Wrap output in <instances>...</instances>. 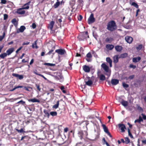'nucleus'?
Instances as JSON below:
<instances>
[{
    "label": "nucleus",
    "mask_w": 146,
    "mask_h": 146,
    "mask_svg": "<svg viewBox=\"0 0 146 146\" xmlns=\"http://www.w3.org/2000/svg\"><path fill=\"white\" fill-rule=\"evenodd\" d=\"M35 86L36 87L37 90L39 91H40L41 88H40V85L39 84H35Z\"/></svg>",
    "instance_id": "obj_42"
},
{
    "label": "nucleus",
    "mask_w": 146,
    "mask_h": 146,
    "mask_svg": "<svg viewBox=\"0 0 146 146\" xmlns=\"http://www.w3.org/2000/svg\"><path fill=\"white\" fill-rule=\"evenodd\" d=\"M8 17V15L7 14H5L4 15V20H6Z\"/></svg>",
    "instance_id": "obj_48"
},
{
    "label": "nucleus",
    "mask_w": 146,
    "mask_h": 146,
    "mask_svg": "<svg viewBox=\"0 0 146 146\" xmlns=\"http://www.w3.org/2000/svg\"><path fill=\"white\" fill-rule=\"evenodd\" d=\"M127 54L126 53L122 54H120L119 58H125L127 56Z\"/></svg>",
    "instance_id": "obj_30"
},
{
    "label": "nucleus",
    "mask_w": 146,
    "mask_h": 146,
    "mask_svg": "<svg viewBox=\"0 0 146 146\" xmlns=\"http://www.w3.org/2000/svg\"><path fill=\"white\" fill-rule=\"evenodd\" d=\"M100 79L101 80H104L106 79L105 76L103 74H101L99 76Z\"/></svg>",
    "instance_id": "obj_32"
},
{
    "label": "nucleus",
    "mask_w": 146,
    "mask_h": 146,
    "mask_svg": "<svg viewBox=\"0 0 146 146\" xmlns=\"http://www.w3.org/2000/svg\"><path fill=\"white\" fill-rule=\"evenodd\" d=\"M115 49L117 52H120L122 49V47L121 46L117 45L115 46Z\"/></svg>",
    "instance_id": "obj_20"
},
{
    "label": "nucleus",
    "mask_w": 146,
    "mask_h": 146,
    "mask_svg": "<svg viewBox=\"0 0 146 146\" xmlns=\"http://www.w3.org/2000/svg\"><path fill=\"white\" fill-rule=\"evenodd\" d=\"M12 23L14 24L17 23L16 19L15 18L13 19L11 21Z\"/></svg>",
    "instance_id": "obj_49"
},
{
    "label": "nucleus",
    "mask_w": 146,
    "mask_h": 146,
    "mask_svg": "<svg viewBox=\"0 0 146 146\" xmlns=\"http://www.w3.org/2000/svg\"><path fill=\"white\" fill-rule=\"evenodd\" d=\"M5 33L4 32L3 33V35L0 36V41H1L4 38L5 36Z\"/></svg>",
    "instance_id": "obj_36"
},
{
    "label": "nucleus",
    "mask_w": 146,
    "mask_h": 146,
    "mask_svg": "<svg viewBox=\"0 0 146 146\" xmlns=\"http://www.w3.org/2000/svg\"><path fill=\"white\" fill-rule=\"evenodd\" d=\"M106 48L110 50H112L114 47V46L112 44H108L106 46Z\"/></svg>",
    "instance_id": "obj_17"
},
{
    "label": "nucleus",
    "mask_w": 146,
    "mask_h": 146,
    "mask_svg": "<svg viewBox=\"0 0 146 146\" xmlns=\"http://www.w3.org/2000/svg\"><path fill=\"white\" fill-rule=\"evenodd\" d=\"M4 46L3 45L1 46H0V53L1 52Z\"/></svg>",
    "instance_id": "obj_61"
},
{
    "label": "nucleus",
    "mask_w": 146,
    "mask_h": 146,
    "mask_svg": "<svg viewBox=\"0 0 146 146\" xmlns=\"http://www.w3.org/2000/svg\"><path fill=\"white\" fill-rule=\"evenodd\" d=\"M61 90L64 93H66V91L65 90H64V86H61L60 88Z\"/></svg>",
    "instance_id": "obj_43"
},
{
    "label": "nucleus",
    "mask_w": 146,
    "mask_h": 146,
    "mask_svg": "<svg viewBox=\"0 0 146 146\" xmlns=\"http://www.w3.org/2000/svg\"><path fill=\"white\" fill-rule=\"evenodd\" d=\"M55 52L58 53V54L61 55L64 54L66 53L65 50L64 49H58L55 50Z\"/></svg>",
    "instance_id": "obj_5"
},
{
    "label": "nucleus",
    "mask_w": 146,
    "mask_h": 146,
    "mask_svg": "<svg viewBox=\"0 0 146 146\" xmlns=\"http://www.w3.org/2000/svg\"><path fill=\"white\" fill-rule=\"evenodd\" d=\"M125 142L126 144L129 143L130 141V139L128 137H126L125 138Z\"/></svg>",
    "instance_id": "obj_39"
},
{
    "label": "nucleus",
    "mask_w": 146,
    "mask_h": 146,
    "mask_svg": "<svg viewBox=\"0 0 146 146\" xmlns=\"http://www.w3.org/2000/svg\"><path fill=\"white\" fill-rule=\"evenodd\" d=\"M119 82V80L116 79H112L111 80V83L113 85H116L118 84Z\"/></svg>",
    "instance_id": "obj_14"
},
{
    "label": "nucleus",
    "mask_w": 146,
    "mask_h": 146,
    "mask_svg": "<svg viewBox=\"0 0 146 146\" xmlns=\"http://www.w3.org/2000/svg\"><path fill=\"white\" fill-rule=\"evenodd\" d=\"M16 130L18 132L20 133H22L25 132V131L23 130V129L21 128L20 130L17 129Z\"/></svg>",
    "instance_id": "obj_40"
},
{
    "label": "nucleus",
    "mask_w": 146,
    "mask_h": 146,
    "mask_svg": "<svg viewBox=\"0 0 146 146\" xmlns=\"http://www.w3.org/2000/svg\"><path fill=\"white\" fill-rule=\"evenodd\" d=\"M33 72L36 75H38L39 76V75L40 74H38V73L37 70H34L33 71Z\"/></svg>",
    "instance_id": "obj_46"
},
{
    "label": "nucleus",
    "mask_w": 146,
    "mask_h": 146,
    "mask_svg": "<svg viewBox=\"0 0 146 146\" xmlns=\"http://www.w3.org/2000/svg\"><path fill=\"white\" fill-rule=\"evenodd\" d=\"M83 70L86 72H90V67L86 65H84L83 66Z\"/></svg>",
    "instance_id": "obj_11"
},
{
    "label": "nucleus",
    "mask_w": 146,
    "mask_h": 146,
    "mask_svg": "<svg viewBox=\"0 0 146 146\" xmlns=\"http://www.w3.org/2000/svg\"><path fill=\"white\" fill-rule=\"evenodd\" d=\"M141 115L142 116L144 120L146 119V115L143 113H142Z\"/></svg>",
    "instance_id": "obj_55"
},
{
    "label": "nucleus",
    "mask_w": 146,
    "mask_h": 146,
    "mask_svg": "<svg viewBox=\"0 0 146 146\" xmlns=\"http://www.w3.org/2000/svg\"><path fill=\"white\" fill-rule=\"evenodd\" d=\"M117 29V26L114 21H110L108 23L107 29L110 31H113Z\"/></svg>",
    "instance_id": "obj_1"
},
{
    "label": "nucleus",
    "mask_w": 146,
    "mask_h": 146,
    "mask_svg": "<svg viewBox=\"0 0 146 146\" xmlns=\"http://www.w3.org/2000/svg\"><path fill=\"white\" fill-rule=\"evenodd\" d=\"M12 76L17 78L20 80L23 79L24 78L23 76V75H19L15 73H13Z\"/></svg>",
    "instance_id": "obj_8"
},
{
    "label": "nucleus",
    "mask_w": 146,
    "mask_h": 146,
    "mask_svg": "<svg viewBox=\"0 0 146 146\" xmlns=\"http://www.w3.org/2000/svg\"><path fill=\"white\" fill-rule=\"evenodd\" d=\"M23 47L21 46L16 51V53H17L20 50H21V49Z\"/></svg>",
    "instance_id": "obj_59"
},
{
    "label": "nucleus",
    "mask_w": 146,
    "mask_h": 146,
    "mask_svg": "<svg viewBox=\"0 0 146 146\" xmlns=\"http://www.w3.org/2000/svg\"><path fill=\"white\" fill-rule=\"evenodd\" d=\"M26 28L25 26H21L20 27V28L17 30V33H18L20 32L22 33L26 29Z\"/></svg>",
    "instance_id": "obj_10"
},
{
    "label": "nucleus",
    "mask_w": 146,
    "mask_h": 146,
    "mask_svg": "<svg viewBox=\"0 0 146 146\" xmlns=\"http://www.w3.org/2000/svg\"><path fill=\"white\" fill-rule=\"evenodd\" d=\"M122 85L123 87L125 88H127L129 87V85L124 82L122 83Z\"/></svg>",
    "instance_id": "obj_44"
},
{
    "label": "nucleus",
    "mask_w": 146,
    "mask_h": 146,
    "mask_svg": "<svg viewBox=\"0 0 146 146\" xmlns=\"http://www.w3.org/2000/svg\"><path fill=\"white\" fill-rule=\"evenodd\" d=\"M119 102L124 106L126 107L128 105V102L125 101H124L123 99L119 98Z\"/></svg>",
    "instance_id": "obj_4"
},
{
    "label": "nucleus",
    "mask_w": 146,
    "mask_h": 146,
    "mask_svg": "<svg viewBox=\"0 0 146 146\" xmlns=\"http://www.w3.org/2000/svg\"><path fill=\"white\" fill-rule=\"evenodd\" d=\"M44 112L46 115L48 117H49L50 116V114H49L45 110H44Z\"/></svg>",
    "instance_id": "obj_51"
},
{
    "label": "nucleus",
    "mask_w": 146,
    "mask_h": 146,
    "mask_svg": "<svg viewBox=\"0 0 146 146\" xmlns=\"http://www.w3.org/2000/svg\"><path fill=\"white\" fill-rule=\"evenodd\" d=\"M102 142L103 143V144H105V143H106V142H107L106 141V140H105V138H103L102 139Z\"/></svg>",
    "instance_id": "obj_56"
},
{
    "label": "nucleus",
    "mask_w": 146,
    "mask_h": 146,
    "mask_svg": "<svg viewBox=\"0 0 146 146\" xmlns=\"http://www.w3.org/2000/svg\"><path fill=\"white\" fill-rule=\"evenodd\" d=\"M101 67L103 69L104 71L107 73L109 72V68L108 66L106 65L105 63H102L101 65Z\"/></svg>",
    "instance_id": "obj_3"
},
{
    "label": "nucleus",
    "mask_w": 146,
    "mask_h": 146,
    "mask_svg": "<svg viewBox=\"0 0 146 146\" xmlns=\"http://www.w3.org/2000/svg\"><path fill=\"white\" fill-rule=\"evenodd\" d=\"M23 9L22 8L19 9L17 10V13L20 15L24 14L25 13V11L24 10H23Z\"/></svg>",
    "instance_id": "obj_12"
},
{
    "label": "nucleus",
    "mask_w": 146,
    "mask_h": 146,
    "mask_svg": "<svg viewBox=\"0 0 146 146\" xmlns=\"http://www.w3.org/2000/svg\"><path fill=\"white\" fill-rule=\"evenodd\" d=\"M59 104V101L58 100L56 102V104L52 106V108L54 109H56L58 107Z\"/></svg>",
    "instance_id": "obj_25"
},
{
    "label": "nucleus",
    "mask_w": 146,
    "mask_h": 146,
    "mask_svg": "<svg viewBox=\"0 0 146 146\" xmlns=\"http://www.w3.org/2000/svg\"><path fill=\"white\" fill-rule=\"evenodd\" d=\"M84 132L85 133V134L82 131H81L79 133V134L80 135L81 138H82L83 137H86L88 135V133L87 131H84Z\"/></svg>",
    "instance_id": "obj_9"
},
{
    "label": "nucleus",
    "mask_w": 146,
    "mask_h": 146,
    "mask_svg": "<svg viewBox=\"0 0 146 146\" xmlns=\"http://www.w3.org/2000/svg\"><path fill=\"white\" fill-rule=\"evenodd\" d=\"M6 2L7 1L6 0H1V3L2 4H5Z\"/></svg>",
    "instance_id": "obj_54"
},
{
    "label": "nucleus",
    "mask_w": 146,
    "mask_h": 146,
    "mask_svg": "<svg viewBox=\"0 0 146 146\" xmlns=\"http://www.w3.org/2000/svg\"><path fill=\"white\" fill-rule=\"evenodd\" d=\"M34 62V59L33 58L31 60V61H30V65H31L33 62Z\"/></svg>",
    "instance_id": "obj_64"
},
{
    "label": "nucleus",
    "mask_w": 146,
    "mask_h": 146,
    "mask_svg": "<svg viewBox=\"0 0 146 146\" xmlns=\"http://www.w3.org/2000/svg\"><path fill=\"white\" fill-rule=\"evenodd\" d=\"M142 143L146 145V139L145 140H143L142 141Z\"/></svg>",
    "instance_id": "obj_62"
},
{
    "label": "nucleus",
    "mask_w": 146,
    "mask_h": 146,
    "mask_svg": "<svg viewBox=\"0 0 146 146\" xmlns=\"http://www.w3.org/2000/svg\"><path fill=\"white\" fill-rule=\"evenodd\" d=\"M54 24V22L53 21H51L49 25L48 28L50 30H52L53 28Z\"/></svg>",
    "instance_id": "obj_22"
},
{
    "label": "nucleus",
    "mask_w": 146,
    "mask_h": 146,
    "mask_svg": "<svg viewBox=\"0 0 146 146\" xmlns=\"http://www.w3.org/2000/svg\"><path fill=\"white\" fill-rule=\"evenodd\" d=\"M120 58L118 57V55H115L113 57V62L114 64L117 63L119 61V59Z\"/></svg>",
    "instance_id": "obj_15"
},
{
    "label": "nucleus",
    "mask_w": 146,
    "mask_h": 146,
    "mask_svg": "<svg viewBox=\"0 0 146 146\" xmlns=\"http://www.w3.org/2000/svg\"><path fill=\"white\" fill-rule=\"evenodd\" d=\"M30 43L29 42H24L22 44V45H28Z\"/></svg>",
    "instance_id": "obj_58"
},
{
    "label": "nucleus",
    "mask_w": 146,
    "mask_h": 146,
    "mask_svg": "<svg viewBox=\"0 0 146 146\" xmlns=\"http://www.w3.org/2000/svg\"><path fill=\"white\" fill-rule=\"evenodd\" d=\"M141 59V57L138 56L137 57L133 58L132 61L133 62L136 63L139 62Z\"/></svg>",
    "instance_id": "obj_19"
},
{
    "label": "nucleus",
    "mask_w": 146,
    "mask_h": 146,
    "mask_svg": "<svg viewBox=\"0 0 146 146\" xmlns=\"http://www.w3.org/2000/svg\"><path fill=\"white\" fill-rule=\"evenodd\" d=\"M21 103L23 105L25 103V102L23 101L22 100H21L17 102V103Z\"/></svg>",
    "instance_id": "obj_57"
},
{
    "label": "nucleus",
    "mask_w": 146,
    "mask_h": 146,
    "mask_svg": "<svg viewBox=\"0 0 146 146\" xmlns=\"http://www.w3.org/2000/svg\"><path fill=\"white\" fill-rule=\"evenodd\" d=\"M14 51V48H11L8 49L6 51V53L7 55H9L11 54Z\"/></svg>",
    "instance_id": "obj_13"
},
{
    "label": "nucleus",
    "mask_w": 146,
    "mask_h": 146,
    "mask_svg": "<svg viewBox=\"0 0 146 146\" xmlns=\"http://www.w3.org/2000/svg\"><path fill=\"white\" fill-rule=\"evenodd\" d=\"M83 18V17L81 15H79V16L78 17V20L79 21H81L82 20V19Z\"/></svg>",
    "instance_id": "obj_50"
},
{
    "label": "nucleus",
    "mask_w": 146,
    "mask_h": 146,
    "mask_svg": "<svg viewBox=\"0 0 146 146\" xmlns=\"http://www.w3.org/2000/svg\"><path fill=\"white\" fill-rule=\"evenodd\" d=\"M95 19L94 17V15L92 13L88 19V23L89 24H92L95 21Z\"/></svg>",
    "instance_id": "obj_2"
},
{
    "label": "nucleus",
    "mask_w": 146,
    "mask_h": 146,
    "mask_svg": "<svg viewBox=\"0 0 146 146\" xmlns=\"http://www.w3.org/2000/svg\"><path fill=\"white\" fill-rule=\"evenodd\" d=\"M143 45L141 44L138 45L137 47H136V49L137 50H141L142 48Z\"/></svg>",
    "instance_id": "obj_38"
},
{
    "label": "nucleus",
    "mask_w": 146,
    "mask_h": 146,
    "mask_svg": "<svg viewBox=\"0 0 146 146\" xmlns=\"http://www.w3.org/2000/svg\"><path fill=\"white\" fill-rule=\"evenodd\" d=\"M113 40V38L111 37H108L106 38L105 40V41L106 42H108L109 43H111V42Z\"/></svg>",
    "instance_id": "obj_23"
},
{
    "label": "nucleus",
    "mask_w": 146,
    "mask_h": 146,
    "mask_svg": "<svg viewBox=\"0 0 146 146\" xmlns=\"http://www.w3.org/2000/svg\"><path fill=\"white\" fill-rule=\"evenodd\" d=\"M126 41L128 43L130 44L131 43L133 40V38L130 36H127L125 37Z\"/></svg>",
    "instance_id": "obj_7"
},
{
    "label": "nucleus",
    "mask_w": 146,
    "mask_h": 146,
    "mask_svg": "<svg viewBox=\"0 0 146 146\" xmlns=\"http://www.w3.org/2000/svg\"><path fill=\"white\" fill-rule=\"evenodd\" d=\"M107 62L109 64L110 66V67L112 66V60L110 57H107L106 58Z\"/></svg>",
    "instance_id": "obj_21"
},
{
    "label": "nucleus",
    "mask_w": 146,
    "mask_h": 146,
    "mask_svg": "<svg viewBox=\"0 0 146 146\" xmlns=\"http://www.w3.org/2000/svg\"><path fill=\"white\" fill-rule=\"evenodd\" d=\"M32 27L33 29H35L36 27V24L34 23H33L32 24Z\"/></svg>",
    "instance_id": "obj_53"
},
{
    "label": "nucleus",
    "mask_w": 146,
    "mask_h": 146,
    "mask_svg": "<svg viewBox=\"0 0 146 146\" xmlns=\"http://www.w3.org/2000/svg\"><path fill=\"white\" fill-rule=\"evenodd\" d=\"M50 115L52 116H56L57 115V112L56 111H51L50 112Z\"/></svg>",
    "instance_id": "obj_34"
},
{
    "label": "nucleus",
    "mask_w": 146,
    "mask_h": 146,
    "mask_svg": "<svg viewBox=\"0 0 146 146\" xmlns=\"http://www.w3.org/2000/svg\"><path fill=\"white\" fill-rule=\"evenodd\" d=\"M86 56L87 58H91L92 55L90 52L88 53L86 55Z\"/></svg>",
    "instance_id": "obj_45"
},
{
    "label": "nucleus",
    "mask_w": 146,
    "mask_h": 146,
    "mask_svg": "<svg viewBox=\"0 0 146 146\" xmlns=\"http://www.w3.org/2000/svg\"><path fill=\"white\" fill-rule=\"evenodd\" d=\"M130 4L131 5L137 8H138L139 6L138 4L135 2H133L131 3V1L129 2Z\"/></svg>",
    "instance_id": "obj_26"
},
{
    "label": "nucleus",
    "mask_w": 146,
    "mask_h": 146,
    "mask_svg": "<svg viewBox=\"0 0 146 146\" xmlns=\"http://www.w3.org/2000/svg\"><path fill=\"white\" fill-rule=\"evenodd\" d=\"M7 56V53L5 52H4L0 54V58L1 59H4Z\"/></svg>",
    "instance_id": "obj_27"
},
{
    "label": "nucleus",
    "mask_w": 146,
    "mask_h": 146,
    "mask_svg": "<svg viewBox=\"0 0 146 146\" xmlns=\"http://www.w3.org/2000/svg\"><path fill=\"white\" fill-rule=\"evenodd\" d=\"M128 132L129 135L130 136V137L131 138H133V136L132 135L131 133L130 132V130L129 129H128Z\"/></svg>",
    "instance_id": "obj_41"
},
{
    "label": "nucleus",
    "mask_w": 146,
    "mask_h": 146,
    "mask_svg": "<svg viewBox=\"0 0 146 146\" xmlns=\"http://www.w3.org/2000/svg\"><path fill=\"white\" fill-rule=\"evenodd\" d=\"M68 130V127H66L64 129V131L66 133Z\"/></svg>",
    "instance_id": "obj_63"
},
{
    "label": "nucleus",
    "mask_w": 146,
    "mask_h": 146,
    "mask_svg": "<svg viewBox=\"0 0 146 146\" xmlns=\"http://www.w3.org/2000/svg\"><path fill=\"white\" fill-rule=\"evenodd\" d=\"M30 3L31 1H30L27 3L25 4L23 6V7H22V9H29V5H30Z\"/></svg>",
    "instance_id": "obj_16"
},
{
    "label": "nucleus",
    "mask_w": 146,
    "mask_h": 146,
    "mask_svg": "<svg viewBox=\"0 0 146 146\" xmlns=\"http://www.w3.org/2000/svg\"><path fill=\"white\" fill-rule=\"evenodd\" d=\"M136 67L135 65H133L132 64H131L129 65V68H132L133 69H135Z\"/></svg>",
    "instance_id": "obj_37"
},
{
    "label": "nucleus",
    "mask_w": 146,
    "mask_h": 146,
    "mask_svg": "<svg viewBox=\"0 0 146 146\" xmlns=\"http://www.w3.org/2000/svg\"><path fill=\"white\" fill-rule=\"evenodd\" d=\"M118 127L121 130V132H124L125 131V129H126V127L123 124H119Z\"/></svg>",
    "instance_id": "obj_6"
},
{
    "label": "nucleus",
    "mask_w": 146,
    "mask_h": 146,
    "mask_svg": "<svg viewBox=\"0 0 146 146\" xmlns=\"http://www.w3.org/2000/svg\"><path fill=\"white\" fill-rule=\"evenodd\" d=\"M44 65L50 66H55V64H54L48 63H45L44 64Z\"/></svg>",
    "instance_id": "obj_35"
},
{
    "label": "nucleus",
    "mask_w": 146,
    "mask_h": 146,
    "mask_svg": "<svg viewBox=\"0 0 146 146\" xmlns=\"http://www.w3.org/2000/svg\"><path fill=\"white\" fill-rule=\"evenodd\" d=\"M135 77V75H131L129 76L128 77V79L131 80L133 79Z\"/></svg>",
    "instance_id": "obj_47"
},
{
    "label": "nucleus",
    "mask_w": 146,
    "mask_h": 146,
    "mask_svg": "<svg viewBox=\"0 0 146 146\" xmlns=\"http://www.w3.org/2000/svg\"><path fill=\"white\" fill-rule=\"evenodd\" d=\"M85 82L86 84L89 86H91L93 83L92 81L91 80H90Z\"/></svg>",
    "instance_id": "obj_31"
},
{
    "label": "nucleus",
    "mask_w": 146,
    "mask_h": 146,
    "mask_svg": "<svg viewBox=\"0 0 146 146\" xmlns=\"http://www.w3.org/2000/svg\"><path fill=\"white\" fill-rule=\"evenodd\" d=\"M102 126L103 127L104 131L106 133H107V132L109 131L107 127L106 126V125H105L103 124L102 125Z\"/></svg>",
    "instance_id": "obj_28"
},
{
    "label": "nucleus",
    "mask_w": 146,
    "mask_h": 146,
    "mask_svg": "<svg viewBox=\"0 0 146 146\" xmlns=\"http://www.w3.org/2000/svg\"><path fill=\"white\" fill-rule=\"evenodd\" d=\"M37 40H36L35 41L34 44H33L32 47L33 48H34L35 47L37 49L38 48V46L37 45Z\"/></svg>",
    "instance_id": "obj_33"
},
{
    "label": "nucleus",
    "mask_w": 146,
    "mask_h": 146,
    "mask_svg": "<svg viewBox=\"0 0 146 146\" xmlns=\"http://www.w3.org/2000/svg\"><path fill=\"white\" fill-rule=\"evenodd\" d=\"M53 51L54 50H51L47 53V54L48 55H50L51 54V53H52L53 52Z\"/></svg>",
    "instance_id": "obj_60"
},
{
    "label": "nucleus",
    "mask_w": 146,
    "mask_h": 146,
    "mask_svg": "<svg viewBox=\"0 0 146 146\" xmlns=\"http://www.w3.org/2000/svg\"><path fill=\"white\" fill-rule=\"evenodd\" d=\"M60 2L59 1H57L54 5L53 7L54 8H56L60 5Z\"/></svg>",
    "instance_id": "obj_29"
},
{
    "label": "nucleus",
    "mask_w": 146,
    "mask_h": 146,
    "mask_svg": "<svg viewBox=\"0 0 146 146\" xmlns=\"http://www.w3.org/2000/svg\"><path fill=\"white\" fill-rule=\"evenodd\" d=\"M28 100L29 102H38L39 103L40 102V100H38V99L35 98H34L33 99H28Z\"/></svg>",
    "instance_id": "obj_18"
},
{
    "label": "nucleus",
    "mask_w": 146,
    "mask_h": 146,
    "mask_svg": "<svg viewBox=\"0 0 146 146\" xmlns=\"http://www.w3.org/2000/svg\"><path fill=\"white\" fill-rule=\"evenodd\" d=\"M141 121H143V119L141 116H139V119L135 121V123L138 122L140 123Z\"/></svg>",
    "instance_id": "obj_24"
},
{
    "label": "nucleus",
    "mask_w": 146,
    "mask_h": 146,
    "mask_svg": "<svg viewBox=\"0 0 146 146\" xmlns=\"http://www.w3.org/2000/svg\"><path fill=\"white\" fill-rule=\"evenodd\" d=\"M29 61V60L28 59L26 60H25V59H23L22 60V62H24V63L28 62Z\"/></svg>",
    "instance_id": "obj_52"
}]
</instances>
